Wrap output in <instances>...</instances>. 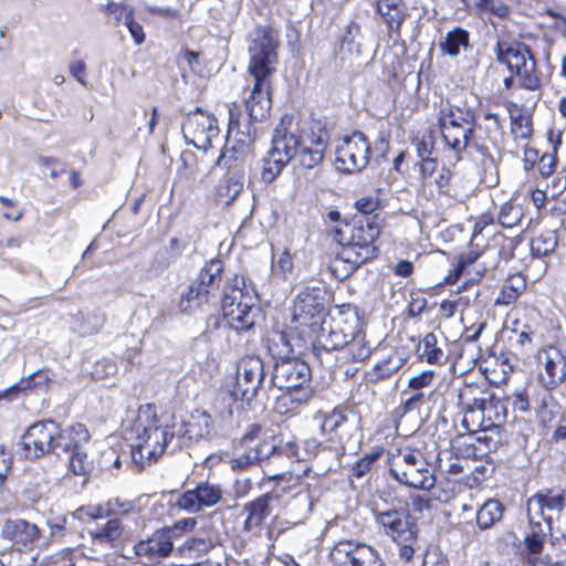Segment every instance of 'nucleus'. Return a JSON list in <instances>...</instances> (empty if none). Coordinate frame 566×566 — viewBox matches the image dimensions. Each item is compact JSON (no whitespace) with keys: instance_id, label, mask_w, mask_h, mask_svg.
<instances>
[{"instance_id":"obj_1","label":"nucleus","mask_w":566,"mask_h":566,"mask_svg":"<svg viewBox=\"0 0 566 566\" xmlns=\"http://www.w3.org/2000/svg\"><path fill=\"white\" fill-rule=\"evenodd\" d=\"M174 424L175 416L168 412L158 413L151 403L140 406L127 431L133 461L144 467L156 462L165 452L178 450L179 442Z\"/></svg>"},{"instance_id":"obj_2","label":"nucleus","mask_w":566,"mask_h":566,"mask_svg":"<svg viewBox=\"0 0 566 566\" xmlns=\"http://www.w3.org/2000/svg\"><path fill=\"white\" fill-rule=\"evenodd\" d=\"M251 38L249 72L254 84L245 98L249 120L241 119L242 124L250 126L252 122H261L269 116L272 106L271 77L276 71L277 62L276 40L271 29L256 27Z\"/></svg>"},{"instance_id":"obj_3","label":"nucleus","mask_w":566,"mask_h":566,"mask_svg":"<svg viewBox=\"0 0 566 566\" xmlns=\"http://www.w3.org/2000/svg\"><path fill=\"white\" fill-rule=\"evenodd\" d=\"M264 377V364L261 357L247 355L240 358L234 384L217 401V409L221 416L230 418L234 412L245 410V407L256 397Z\"/></svg>"},{"instance_id":"obj_4","label":"nucleus","mask_w":566,"mask_h":566,"mask_svg":"<svg viewBox=\"0 0 566 566\" xmlns=\"http://www.w3.org/2000/svg\"><path fill=\"white\" fill-rule=\"evenodd\" d=\"M275 337L286 349L276 353L271 381L279 389L287 391L284 399L298 405L305 403L313 396L311 368L304 360L287 356L293 349L284 333H279Z\"/></svg>"},{"instance_id":"obj_5","label":"nucleus","mask_w":566,"mask_h":566,"mask_svg":"<svg viewBox=\"0 0 566 566\" xmlns=\"http://www.w3.org/2000/svg\"><path fill=\"white\" fill-rule=\"evenodd\" d=\"M458 403L463 412L461 426L468 432L497 429L505 419L501 402L490 399L489 394L476 385L461 387Z\"/></svg>"},{"instance_id":"obj_6","label":"nucleus","mask_w":566,"mask_h":566,"mask_svg":"<svg viewBox=\"0 0 566 566\" xmlns=\"http://www.w3.org/2000/svg\"><path fill=\"white\" fill-rule=\"evenodd\" d=\"M380 234L379 226L367 220L352 230L350 240L343 245L331 263L333 273L340 280L349 276L360 265L374 259L377 253L376 239Z\"/></svg>"},{"instance_id":"obj_7","label":"nucleus","mask_w":566,"mask_h":566,"mask_svg":"<svg viewBox=\"0 0 566 566\" xmlns=\"http://www.w3.org/2000/svg\"><path fill=\"white\" fill-rule=\"evenodd\" d=\"M301 125L293 117L284 116L275 126L272 135V146L263 159L261 178L271 184L282 172L284 167L297 155Z\"/></svg>"},{"instance_id":"obj_8","label":"nucleus","mask_w":566,"mask_h":566,"mask_svg":"<svg viewBox=\"0 0 566 566\" xmlns=\"http://www.w3.org/2000/svg\"><path fill=\"white\" fill-rule=\"evenodd\" d=\"M252 146L251 126L242 124L241 113L234 104L229 106L227 140L216 161V166L228 171H244L245 165L253 157Z\"/></svg>"},{"instance_id":"obj_9","label":"nucleus","mask_w":566,"mask_h":566,"mask_svg":"<svg viewBox=\"0 0 566 566\" xmlns=\"http://www.w3.org/2000/svg\"><path fill=\"white\" fill-rule=\"evenodd\" d=\"M318 325L317 345L325 350H338L358 333L361 322L355 306L343 304L323 318Z\"/></svg>"},{"instance_id":"obj_10","label":"nucleus","mask_w":566,"mask_h":566,"mask_svg":"<svg viewBox=\"0 0 566 566\" xmlns=\"http://www.w3.org/2000/svg\"><path fill=\"white\" fill-rule=\"evenodd\" d=\"M389 472L396 481L409 488L431 490L436 484L431 465L419 449H399L391 459Z\"/></svg>"},{"instance_id":"obj_11","label":"nucleus","mask_w":566,"mask_h":566,"mask_svg":"<svg viewBox=\"0 0 566 566\" xmlns=\"http://www.w3.org/2000/svg\"><path fill=\"white\" fill-rule=\"evenodd\" d=\"M90 439L91 434L82 423H73L65 428L59 424L53 453L57 457L63 454L67 455L69 469L75 475H84L88 473L93 467L86 450Z\"/></svg>"},{"instance_id":"obj_12","label":"nucleus","mask_w":566,"mask_h":566,"mask_svg":"<svg viewBox=\"0 0 566 566\" xmlns=\"http://www.w3.org/2000/svg\"><path fill=\"white\" fill-rule=\"evenodd\" d=\"M496 60L515 73L518 85L528 91L539 87L541 81L536 74V62L527 46L521 43L497 42Z\"/></svg>"},{"instance_id":"obj_13","label":"nucleus","mask_w":566,"mask_h":566,"mask_svg":"<svg viewBox=\"0 0 566 566\" xmlns=\"http://www.w3.org/2000/svg\"><path fill=\"white\" fill-rule=\"evenodd\" d=\"M328 145V132L319 122L301 124L296 158L301 166L313 169L322 164Z\"/></svg>"},{"instance_id":"obj_14","label":"nucleus","mask_w":566,"mask_h":566,"mask_svg":"<svg viewBox=\"0 0 566 566\" xmlns=\"http://www.w3.org/2000/svg\"><path fill=\"white\" fill-rule=\"evenodd\" d=\"M370 158V144L361 132L340 138L335 148L336 168L345 174L365 169Z\"/></svg>"},{"instance_id":"obj_15","label":"nucleus","mask_w":566,"mask_h":566,"mask_svg":"<svg viewBox=\"0 0 566 566\" xmlns=\"http://www.w3.org/2000/svg\"><path fill=\"white\" fill-rule=\"evenodd\" d=\"M181 130L188 145L203 151L211 148L212 139L219 136L217 118L199 107L185 116Z\"/></svg>"},{"instance_id":"obj_16","label":"nucleus","mask_w":566,"mask_h":566,"mask_svg":"<svg viewBox=\"0 0 566 566\" xmlns=\"http://www.w3.org/2000/svg\"><path fill=\"white\" fill-rule=\"evenodd\" d=\"M57 432L59 423L53 420L40 421L30 426L21 439L23 455L36 459L46 453H53Z\"/></svg>"},{"instance_id":"obj_17","label":"nucleus","mask_w":566,"mask_h":566,"mask_svg":"<svg viewBox=\"0 0 566 566\" xmlns=\"http://www.w3.org/2000/svg\"><path fill=\"white\" fill-rule=\"evenodd\" d=\"M538 381L544 390L557 388L566 378V356L555 346L537 352Z\"/></svg>"},{"instance_id":"obj_18","label":"nucleus","mask_w":566,"mask_h":566,"mask_svg":"<svg viewBox=\"0 0 566 566\" xmlns=\"http://www.w3.org/2000/svg\"><path fill=\"white\" fill-rule=\"evenodd\" d=\"M564 509V493L548 490L531 496L527 500L526 511L530 524H539L541 520H543L547 525V531L552 532L554 515H559Z\"/></svg>"},{"instance_id":"obj_19","label":"nucleus","mask_w":566,"mask_h":566,"mask_svg":"<svg viewBox=\"0 0 566 566\" xmlns=\"http://www.w3.org/2000/svg\"><path fill=\"white\" fill-rule=\"evenodd\" d=\"M219 484L202 481L196 488L182 492L176 500L175 506L187 513H199L217 505L222 499Z\"/></svg>"},{"instance_id":"obj_20","label":"nucleus","mask_w":566,"mask_h":566,"mask_svg":"<svg viewBox=\"0 0 566 566\" xmlns=\"http://www.w3.org/2000/svg\"><path fill=\"white\" fill-rule=\"evenodd\" d=\"M324 293L321 287H305L296 295L293 321L300 325L314 327L323 319Z\"/></svg>"},{"instance_id":"obj_21","label":"nucleus","mask_w":566,"mask_h":566,"mask_svg":"<svg viewBox=\"0 0 566 566\" xmlns=\"http://www.w3.org/2000/svg\"><path fill=\"white\" fill-rule=\"evenodd\" d=\"M270 480L285 481L291 483L293 490H295L292 497L286 502L284 506V515L290 520L292 524L302 523L311 513L313 509V499L308 488L301 483L298 479L293 478L291 474H275L269 476Z\"/></svg>"},{"instance_id":"obj_22","label":"nucleus","mask_w":566,"mask_h":566,"mask_svg":"<svg viewBox=\"0 0 566 566\" xmlns=\"http://www.w3.org/2000/svg\"><path fill=\"white\" fill-rule=\"evenodd\" d=\"M376 520L382 526L385 534L390 536L392 541H417V525L406 510L378 512Z\"/></svg>"},{"instance_id":"obj_23","label":"nucleus","mask_w":566,"mask_h":566,"mask_svg":"<svg viewBox=\"0 0 566 566\" xmlns=\"http://www.w3.org/2000/svg\"><path fill=\"white\" fill-rule=\"evenodd\" d=\"M169 532L164 528L157 530L146 539L135 544V554L143 565L150 566L160 558H166L171 554L174 542Z\"/></svg>"},{"instance_id":"obj_24","label":"nucleus","mask_w":566,"mask_h":566,"mask_svg":"<svg viewBox=\"0 0 566 566\" xmlns=\"http://www.w3.org/2000/svg\"><path fill=\"white\" fill-rule=\"evenodd\" d=\"M176 438L179 442V449L191 441H197L210 432L211 417L206 411L196 410L187 421H177L175 419Z\"/></svg>"},{"instance_id":"obj_25","label":"nucleus","mask_w":566,"mask_h":566,"mask_svg":"<svg viewBox=\"0 0 566 566\" xmlns=\"http://www.w3.org/2000/svg\"><path fill=\"white\" fill-rule=\"evenodd\" d=\"M2 536L20 551L31 547L39 538L40 531L25 520H8L2 527Z\"/></svg>"},{"instance_id":"obj_26","label":"nucleus","mask_w":566,"mask_h":566,"mask_svg":"<svg viewBox=\"0 0 566 566\" xmlns=\"http://www.w3.org/2000/svg\"><path fill=\"white\" fill-rule=\"evenodd\" d=\"M533 410L538 424L543 428H549L557 422L562 416V407L555 400L551 390L541 389L533 398Z\"/></svg>"},{"instance_id":"obj_27","label":"nucleus","mask_w":566,"mask_h":566,"mask_svg":"<svg viewBox=\"0 0 566 566\" xmlns=\"http://www.w3.org/2000/svg\"><path fill=\"white\" fill-rule=\"evenodd\" d=\"M255 301L256 293L253 286L247 283L244 276L235 275L232 283L224 286L221 307L222 310L238 307L244 303H255Z\"/></svg>"},{"instance_id":"obj_28","label":"nucleus","mask_w":566,"mask_h":566,"mask_svg":"<svg viewBox=\"0 0 566 566\" xmlns=\"http://www.w3.org/2000/svg\"><path fill=\"white\" fill-rule=\"evenodd\" d=\"M315 420L318 421L321 436L328 444V449H335V444L340 443V430L347 421L345 412L335 408L331 412L317 413Z\"/></svg>"},{"instance_id":"obj_29","label":"nucleus","mask_w":566,"mask_h":566,"mask_svg":"<svg viewBox=\"0 0 566 566\" xmlns=\"http://www.w3.org/2000/svg\"><path fill=\"white\" fill-rule=\"evenodd\" d=\"M475 130V118L472 116L467 119L460 126L450 127L442 129V138L446 145L454 151L457 159H460V155L470 144V139Z\"/></svg>"},{"instance_id":"obj_30","label":"nucleus","mask_w":566,"mask_h":566,"mask_svg":"<svg viewBox=\"0 0 566 566\" xmlns=\"http://www.w3.org/2000/svg\"><path fill=\"white\" fill-rule=\"evenodd\" d=\"M223 318L230 328L238 333L250 331L255 325L259 308L255 303L222 310Z\"/></svg>"},{"instance_id":"obj_31","label":"nucleus","mask_w":566,"mask_h":566,"mask_svg":"<svg viewBox=\"0 0 566 566\" xmlns=\"http://www.w3.org/2000/svg\"><path fill=\"white\" fill-rule=\"evenodd\" d=\"M377 12L381 15L390 32L400 33L401 25L409 15L403 0H378Z\"/></svg>"},{"instance_id":"obj_32","label":"nucleus","mask_w":566,"mask_h":566,"mask_svg":"<svg viewBox=\"0 0 566 566\" xmlns=\"http://www.w3.org/2000/svg\"><path fill=\"white\" fill-rule=\"evenodd\" d=\"M272 500L273 496L270 493H266L244 505V512L248 513L244 523L245 530L254 531L261 526L271 513L270 504Z\"/></svg>"},{"instance_id":"obj_33","label":"nucleus","mask_w":566,"mask_h":566,"mask_svg":"<svg viewBox=\"0 0 566 566\" xmlns=\"http://www.w3.org/2000/svg\"><path fill=\"white\" fill-rule=\"evenodd\" d=\"M244 171H229L216 189V198L219 203L230 205L243 189Z\"/></svg>"},{"instance_id":"obj_34","label":"nucleus","mask_w":566,"mask_h":566,"mask_svg":"<svg viewBox=\"0 0 566 566\" xmlns=\"http://www.w3.org/2000/svg\"><path fill=\"white\" fill-rule=\"evenodd\" d=\"M443 55L458 56L460 53L471 49L470 33L463 28L457 27L448 31L439 43Z\"/></svg>"},{"instance_id":"obj_35","label":"nucleus","mask_w":566,"mask_h":566,"mask_svg":"<svg viewBox=\"0 0 566 566\" xmlns=\"http://www.w3.org/2000/svg\"><path fill=\"white\" fill-rule=\"evenodd\" d=\"M222 263L220 260L214 259L208 262L202 270L199 272L195 283L205 292L208 291V295L211 300L216 297L221 282Z\"/></svg>"},{"instance_id":"obj_36","label":"nucleus","mask_w":566,"mask_h":566,"mask_svg":"<svg viewBox=\"0 0 566 566\" xmlns=\"http://www.w3.org/2000/svg\"><path fill=\"white\" fill-rule=\"evenodd\" d=\"M474 116V113L468 107L452 105L449 102L441 103L439 108V128L448 129L460 126L463 122Z\"/></svg>"},{"instance_id":"obj_37","label":"nucleus","mask_w":566,"mask_h":566,"mask_svg":"<svg viewBox=\"0 0 566 566\" xmlns=\"http://www.w3.org/2000/svg\"><path fill=\"white\" fill-rule=\"evenodd\" d=\"M526 289L525 277L521 273L509 276L502 285L494 304L511 305L517 301Z\"/></svg>"},{"instance_id":"obj_38","label":"nucleus","mask_w":566,"mask_h":566,"mask_svg":"<svg viewBox=\"0 0 566 566\" xmlns=\"http://www.w3.org/2000/svg\"><path fill=\"white\" fill-rule=\"evenodd\" d=\"M361 543L340 541L334 545L329 558L336 566H354L360 551Z\"/></svg>"},{"instance_id":"obj_39","label":"nucleus","mask_w":566,"mask_h":566,"mask_svg":"<svg viewBox=\"0 0 566 566\" xmlns=\"http://www.w3.org/2000/svg\"><path fill=\"white\" fill-rule=\"evenodd\" d=\"M212 300L208 295V291L205 292L192 282L188 289L182 292L179 301V310L182 313H191L197 308L209 304Z\"/></svg>"},{"instance_id":"obj_40","label":"nucleus","mask_w":566,"mask_h":566,"mask_svg":"<svg viewBox=\"0 0 566 566\" xmlns=\"http://www.w3.org/2000/svg\"><path fill=\"white\" fill-rule=\"evenodd\" d=\"M504 507L497 500H488L476 512V523L481 530L492 527L503 516Z\"/></svg>"},{"instance_id":"obj_41","label":"nucleus","mask_w":566,"mask_h":566,"mask_svg":"<svg viewBox=\"0 0 566 566\" xmlns=\"http://www.w3.org/2000/svg\"><path fill=\"white\" fill-rule=\"evenodd\" d=\"M345 347L347 348L349 359L353 361H363L367 359L373 352L371 345L366 339V335L361 331V325L359 326L358 333H356L354 337L349 338V342Z\"/></svg>"},{"instance_id":"obj_42","label":"nucleus","mask_w":566,"mask_h":566,"mask_svg":"<svg viewBox=\"0 0 566 566\" xmlns=\"http://www.w3.org/2000/svg\"><path fill=\"white\" fill-rule=\"evenodd\" d=\"M124 532V525L118 517L109 518L107 523L95 532H91V536L95 542L114 544Z\"/></svg>"},{"instance_id":"obj_43","label":"nucleus","mask_w":566,"mask_h":566,"mask_svg":"<svg viewBox=\"0 0 566 566\" xmlns=\"http://www.w3.org/2000/svg\"><path fill=\"white\" fill-rule=\"evenodd\" d=\"M438 469L441 473L458 476L464 472V464L468 462L460 459L451 450L440 451L437 455Z\"/></svg>"},{"instance_id":"obj_44","label":"nucleus","mask_w":566,"mask_h":566,"mask_svg":"<svg viewBox=\"0 0 566 566\" xmlns=\"http://www.w3.org/2000/svg\"><path fill=\"white\" fill-rule=\"evenodd\" d=\"M420 357L429 364H440L446 358L444 352L438 346L436 334L428 333L419 344Z\"/></svg>"},{"instance_id":"obj_45","label":"nucleus","mask_w":566,"mask_h":566,"mask_svg":"<svg viewBox=\"0 0 566 566\" xmlns=\"http://www.w3.org/2000/svg\"><path fill=\"white\" fill-rule=\"evenodd\" d=\"M531 532L527 533L524 537V545L530 555L536 556L543 552L544 543L547 534V525L545 528L539 524H531Z\"/></svg>"},{"instance_id":"obj_46","label":"nucleus","mask_w":566,"mask_h":566,"mask_svg":"<svg viewBox=\"0 0 566 566\" xmlns=\"http://www.w3.org/2000/svg\"><path fill=\"white\" fill-rule=\"evenodd\" d=\"M557 245V237L554 231L539 233L531 241V251L535 256H544L552 253Z\"/></svg>"},{"instance_id":"obj_47","label":"nucleus","mask_w":566,"mask_h":566,"mask_svg":"<svg viewBox=\"0 0 566 566\" xmlns=\"http://www.w3.org/2000/svg\"><path fill=\"white\" fill-rule=\"evenodd\" d=\"M523 218V208L511 201L504 202L499 212V222L504 228L517 226Z\"/></svg>"},{"instance_id":"obj_48","label":"nucleus","mask_w":566,"mask_h":566,"mask_svg":"<svg viewBox=\"0 0 566 566\" xmlns=\"http://www.w3.org/2000/svg\"><path fill=\"white\" fill-rule=\"evenodd\" d=\"M212 547L213 544L211 539L203 537H192L184 542V544L180 546V551L189 558H199L200 556L207 554Z\"/></svg>"},{"instance_id":"obj_49","label":"nucleus","mask_w":566,"mask_h":566,"mask_svg":"<svg viewBox=\"0 0 566 566\" xmlns=\"http://www.w3.org/2000/svg\"><path fill=\"white\" fill-rule=\"evenodd\" d=\"M354 566H385V564L376 548L361 543L360 551Z\"/></svg>"},{"instance_id":"obj_50","label":"nucleus","mask_w":566,"mask_h":566,"mask_svg":"<svg viewBox=\"0 0 566 566\" xmlns=\"http://www.w3.org/2000/svg\"><path fill=\"white\" fill-rule=\"evenodd\" d=\"M293 270V259L287 250L281 252L276 260L272 261V272L274 275L286 279Z\"/></svg>"},{"instance_id":"obj_51","label":"nucleus","mask_w":566,"mask_h":566,"mask_svg":"<svg viewBox=\"0 0 566 566\" xmlns=\"http://www.w3.org/2000/svg\"><path fill=\"white\" fill-rule=\"evenodd\" d=\"M105 504V510L108 516L128 515L136 510L135 503L133 501L120 500L118 497L111 499Z\"/></svg>"},{"instance_id":"obj_52","label":"nucleus","mask_w":566,"mask_h":566,"mask_svg":"<svg viewBox=\"0 0 566 566\" xmlns=\"http://www.w3.org/2000/svg\"><path fill=\"white\" fill-rule=\"evenodd\" d=\"M538 391V389H526L516 392L512 401L513 410L516 412H526L533 409V398Z\"/></svg>"},{"instance_id":"obj_53","label":"nucleus","mask_w":566,"mask_h":566,"mask_svg":"<svg viewBox=\"0 0 566 566\" xmlns=\"http://www.w3.org/2000/svg\"><path fill=\"white\" fill-rule=\"evenodd\" d=\"M401 366V360L398 357H388L374 365L373 369L377 378H385L396 373Z\"/></svg>"},{"instance_id":"obj_54","label":"nucleus","mask_w":566,"mask_h":566,"mask_svg":"<svg viewBox=\"0 0 566 566\" xmlns=\"http://www.w3.org/2000/svg\"><path fill=\"white\" fill-rule=\"evenodd\" d=\"M411 395L406 398L402 403V413H409L416 410H419L428 400L429 396H427L421 390H411Z\"/></svg>"},{"instance_id":"obj_55","label":"nucleus","mask_w":566,"mask_h":566,"mask_svg":"<svg viewBox=\"0 0 566 566\" xmlns=\"http://www.w3.org/2000/svg\"><path fill=\"white\" fill-rule=\"evenodd\" d=\"M381 451H375L368 454H365L361 459H359L353 467V474L356 478H361L365 475L375 464V462L379 459Z\"/></svg>"},{"instance_id":"obj_56","label":"nucleus","mask_w":566,"mask_h":566,"mask_svg":"<svg viewBox=\"0 0 566 566\" xmlns=\"http://www.w3.org/2000/svg\"><path fill=\"white\" fill-rule=\"evenodd\" d=\"M511 123H512L511 130L515 138L526 139L531 136L532 128L528 125L530 120L526 116H524V115L512 116Z\"/></svg>"},{"instance_id":"obj_57","label":"nucleus","mask_w":566,"mask_h":566,"mask_svg":"<svg viewBox=\"0 0 566 566\" xmlns=\"http://www.w3.org/2000/svg\"><path fill=\"white\" fill-rule=\"evenodd\" d=\"M434 379L433 370H422L421 373L412 376L408 380V389L421 390L429 387Z\"/></svg>"},{"instance_id":"obj_58","label":"nucleus","mask_w":566,"mask_h":566,"mask_svg":"<svg viewBox=\"0 0 566 566\" xmlns=\"http://www.w3.org/2000/svg\"><path fill=\"white\" fill-rule=\"evenodd\" d=\"M258 452L254 449H250L242 454L237 455L231 460V467L233 470H245L256 463H259Z\"/></svg>"},{"instance_id":"obj_59","label":"nucleus","mask_w":566,"mask_h":566,"mask_svg":"<svg viewBox=\"0 0 566 566\" xmlns=\"http://www.w3.org/2000/svg\"><path fill=\"white\" fill-rule=\"evenodd\" d=\"M197 525V520L195 517H185L178 520L174 525L164 527L165 531H170V537L174 542L175 538L181 535L184 532L192 531Z\"/></svg>"},{"instance_id":"obj_60","label":"nucleus","mask_w":566,"mask_h":566,"mask_svg":"<svg viewBox=\"0 0 566 566\" xmlns=\"http://www.w3.org/2000/svg\"><path fill=\"white\" fill-rule=\"evenodd\" d=\"M105 509H106V504L86 505V506H81L76 511V514H77L78 518H83L84 516H86L90 520H98V518L108 517Z\"/></svg>"},{"instance_id":"obj_61","label":"nucleus","mask_w":566,"mask_h":566,"mask_svg":"<svg viewBox=\"0 0 566 566\" xmlns=\"http://www.w3.org/2000/svg\"><path fill=\"white\" fill-rule=\"evenodd\" d=\"M417 155L419 160H424L432 158V154L434 150V139L431 135L423 136L416 144Z\"/></svg>"},{"instance_id":"obj_62","label":"nucleus","mask_w":566,"mask_h":566,"mask_svg":"<svg viewBox=\"0 0 566 566\" xmlns=\"http://www.w3.org/2000/svg\"><path fill=\"white\" fill-rule=\"evenodd\" d=\"M479 150L482 153V166L484 169V176H483V182H485L489 186L496 185L497 177L493 174V170L495 169L494 160L491 156H486L483 153V149L479 147Z\"/></svg>"},{"instance_id":"obj_63","label":"nucleus","mask_w":566,"mask_h":566,"mask_svg":"<svg viewBox=\"0 0 566 566\" xmlns=\"http://www.w3.org/2000/svg\"><path fill=\"white\" fill-rule=\"evenodd\" d=\"M303 447L308 457H315L321 450L328 449V444L325 442L324 438L323 440H318L315 437L305 439Z\"/></svg>"},{"instance_id":"obj_64","label":"nucleus","mask_w":566,"mask_h":566,"mask_svg":"<svg viewBox=\"0 0 566 566\" xmlns=\"http://www.w3.org/2000/svg\"><path fill=\"white\" fill-rule=\"evenodd\" d=\"M356 209L364 214H370L379 208V200L374 197L359 198L355 203Z\"/></svg>"}]
</instances>
